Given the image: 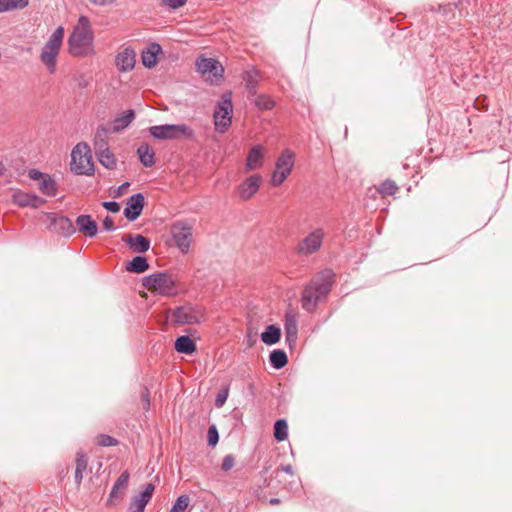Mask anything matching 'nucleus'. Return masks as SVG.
Returning a JSON list of instances; mask_svg holds the SVG:
<instances>
[{
  "label": "nucleus",
  "mask_w": 512,
  "mask_h": 512,
  "mask_svg": "<svg viewBox=\"0 0 512 512\" xmlns=\"http://www.w3.org/2000/svg\"><path fill=\"white\" fill-rule=\"evenodd\" d=\"M334 282L331 270H324L316 274L305 285L301 294V306L308 313L316 311L319 304L326 301Z\"/></svg>",
  "instance_id": "f257e3e1"
},
{
  "label": "nucleus",
  "mask_w": 512,
  "mask_h": 512,
  "mask_svg": "<svg viewBox=\"0 0 512 512\" xmlns=\"http://www.w3.org/2000/svg\"><path fill=\"white\" fill-rule=\"evenodd\" d=\"M68 51L74 57H87L95 54L94 33L87 16H80L68 37Z\"/></svg>",
  "instance_id": "f03ea898"
},
{
  "label": "nucleus",
  "mask_w": 512,
  "mask_h": 512,
  "mask_svg": "<svg viewBox=\"0 0 512 512\" xmlns=\"http://www.w3.org/2000/svg\"><path fill=\"white\" fill-rule=\"evenodd\" d=\"M64 33L62 26L57 27L42 47L39 58L50 74L56 72L57 58L63 44Z\"/></svg>",
  "instance_id": "7ed1b4c3"
},
{
  "label": "nucleus",
  "mask_w": 512,
  "mask_h": 512,
  "mask_svg": "<svg viewBox=\"0 0 512 512\" xmlns=\"http://www.w3.org/2000/svg\"><path fill=\"white\" fill-rule=\"evenodd\" d=\"M169 317L171 323L177 326L199 324L206 319V309L201 305L187 303L171 310Z\"/></svg>",
  "instance_id": "20e7f679"
},
{
  "label": "nucleus",
  "mask_w": 512,
  "mask_h": 512,
  "mask_svg": "<svg viewBox=\"0 0 512 512\" xmlns=\"http://www.w3.org/2000/svg\"><path fill=\"white\" fill-rule=\"evenodd\" d=\"M143 286L151 292L162 296L177 294L176 281L168 273L158 272L143 278Z\"/></svg>",
  "instance_id": "39448f33"
},
{
  "label": "nucleus",
  "mask_w": 512,
  "mask_h": 512,
  "mask_svg": "<svg viewBox=\"0 0 512 512\" xmlns=\"http://www.w3.org/2000/svg\"><path fill=\"white\" fill-rule=\"evenodd\" d=\"M326 236L327 232L324 227L312 228L296 245V253L303 257L318 253L323 246Z\"/></svg>",
  "instance_id": "423d86ee"
},
{
  "label": "nucleus",
  "mask_w": 512,
  "mask_h": 512,
  "mask_svg": "<svg viewBox=\"0 0 512 512\" xmlns=\"http://www.w3.org/2000/svg\"><path fill=\"white\" fill-rule=\"evenodd\" d=\"M71 170L79 175H91L94 163L90 147L86 143H78L71 152Z\"/></svg>",
  "instance_id": "0eeeda50"
},
{
  "label": "nucleus",
  "mask_w": 512,
  "mask_h": 512,
  "mask_svg": "<svg viewBox=\"0 0 512 512\" xmlns=\"http://www.w3.org/2000/svg\"><path fill=\"white\" fill-rule=\"evenodd\" d=\"M232 114V96L230 92H227L222 95L213 113V123L217 132L225 133L230 128L232 124Z\"/></svg>",
  "instance_id": "6e6552de"
},
{
  "label": "nucleus",
  "mask_w": 512,
  "mask_h": 512,
  "mask_svg": "<svg viewBox=\"0 0 512 512\" xmlns=\"http://www.w3.org/2000/svg\"><path fill=\"white\" fill-rule=\"evenodd\" d=\"M295 165V153L290 149L281 152L275 162V169L271 176V185L280 186L291 174Z\"/></svg>",
  "instance_id": "1a4fd4ad"
},
{
  "label": "nucleus",
  "mask_w": 512,
  "mask_h": 512,
  "mask_svg": "<svg viewBox=\"0 0 512 512\" xmlns=\"http://www.w3.org/2000/svg\"><path fill=\"white\" fill-rule=\"evenodd\" d=\"M150 134L156 139H192L194 131L186 124H165L149 128Z\"/></svg>",
  "instance_id": "9d476101"
},
{
  "label": "nucleus",
  "mask_w": 512,
  "mask_h": 512,
  "mask_svg": "<svg viewBox=\"0 0 512 512\" xmlns=\"http://www.w3.org/2000/svg\"><path fill=\"white\" fill-rule=\"evenodd\" d=\"M196 70L207 81L218 83L223 78L224 68L214 58L199 57L195 62Z\"/></svg>",
  "instance_id": "9b49d317"
},
{
  "label": "nucleus",
  "mask_w": 512,
  "mask_h": 512,
  "mask_svg": "<svg viewBox=\"0 0 512 512\" xmlns=\"http://www.w3.org/2000/svg\"><path fill=\"white\" fill-rule=\"evenodd\" d=\"M171 234L180 251L187 253L192 242V226L185 222H176L171 227Z\"/></svg>",
  "instance_id": "f8f14e48"
},
{
  "label": "nucleus",
  "mask_w": 512,
  "mask_h": 512,
  "mask_svg": "<svg viewBox=\"0 0 512 512\" xmlns=\"http://www.w3.org/2000/svg\"><path fill=\"white\" fill-rule=\"evenodd\" d=\"M129 480L130 473L127 470L119 475L106 500L107 507H115L123 500L129 485Z\"/></svg>",
  "instance_id": "ddd939ff"
},
{
  "label": "nucleus",
  "mask_w": 512,
  "mask_h": 512,
  "mask_svg": "<svg viewBox=\"0 0 512 512\" xmlns=\"http://www.w3.org/2000/svg\"><path fill=\"white\" fill-rule=\"evenodd\" d=\"M155 491V485L146 483L143 485L142 490L131 498L129 504V512H144L146 505L151 500Z\"/></svg>",
  "instance_id": "4468645a"
},
{
  "label": "nucleus",
  "mask_w": 512,
  "mask_h": 512,
  "mask_svg": "<svg viewBox=\"0 0 512 512\" xmlns=\"http://www.w3.org/2000/svg\"><path fill=\"white\" fill-rule=\"evenodd\" d=\"M145 197L142 193H136L127 199L124 216L129 221H135L142 213Z\"/></svg>",
  "instance_id": "2eb2a0df"
},
{
  "label": "nucleus",
  "mask_w": 512,
  "mask_h": 512,
  "mask_svg": "<svg viewBox=\"0 0 512 512\" xmlns=\"http://www.w3.org/2000/svg\"><path fill=\"white\" fill-rule=\"evenodd\" d=\"M136 64V52L131 47H126L118 52L115 57V65L120 72L132 71Z\"/></svg>",
  "instance_id": "dca6fc26"
},
{
  "label": "nucleus",
  "mask_w": 512,
  "mask_h": 512,
  "mask_svg": "<svg viewBox=\"0 0 512 512\" xmlns=\"http://www.w3.org/2000/svg\"><path fill=\"white\" fill-rule=\"evenodd\" d=\"M262 177L258 174L248 177L238 188L239 197L248 200L254 196L260 188Z\"/></svg>",
  "instance_id": "f3484780"
},
{
  "label": "nucleus",
  "mask_w": 512,
  "mask_h": 512,
  "mask_svg": "<svg viewBox=\"0 0 512 512\" xmlns=\"http://www.w3.org/2000/svg\"><path fill=\"white\" fill-rule=\"evenodd\" d=\"M265 148L262 145H254L248 152L245 168L247 171H253L263 166Z\"/></svg>",
  "instance_id": "a211bd4d"
},
{
  "label": "nucleus",
  "mask_w": 512,
  "mask_h": 512,
  "mask_svg": "<svg viewBox=\"0 0 512 512\" xmlns=\"http://www.w3.org/2000/svg\"><path fill=\"white\" fill-rule=\"evenodd\" d=\"M122 241L125 242L130 249L136 253H145L150 248V241L146 237L140 234H127L122 237Z\"/></svg>",
  "instance_id": "6ab92c4d"
},
{
  "label": "nucleus",
  "mask_w": 512,
  "mask_h": 512,
  "mask_svg": "<svg viewBox=\"0 0 512 512\" xmlns=\"http://www.w3.org/2000/svg\"><path fill=\"white\" fill-rule=\"evenodd\" d=\"M285 339L289 346L295 345L298 336V322L297 317L292 312H287L285 315Z\"/></svg>",
  "instance_id": "aec40b11"
},
{
  "label": "nucleus",
  "mask_w": 512,
  "mask_h": 512,
  "mask_svg": "<svg viewBox=\"0 0 512 512\" xmlns=\"http://www.w3.org/2000/svg\"><path fill=\"white\" fill-rule=\"evenodd\" d=\"M77 230L83 233L87 237H94L97 235L98 226L97 223L91 218L90 215H80L75 221Z\"/></svg>",
  "instance_id": "412c9836"
},
{
  "label": "nucleus",
  "mask_w": 512,
  "mask_h": 512,
  "mask_svg": "<svg viewBox=\"0 0 512 512\" xmlns=\"http://www.w3.org/2000/svg\"><path fill=\"white\" fill-rule=\"evenodd\" d=\"M13 201L15 204H17L20 207H32V208H38L40 207L45 200L40 198L37 195L24 193V192H17L13 195Z\"/></svg>",
  "instance_id": "4be33fe9"
},
{
  "label": "nucleus",
  "mask_w": 512,
  "mask_h": 512,
  "mask_svg": "<svg viewBox=\"0 0 512 512\" xmlns=\"http://www.w3.org/2000/svg\"><path fill=\"white\" fill-rule=\"evenodd\" d=\"M161 52V46L158 43H151L142 51L141 60L146 68H153L157 64V56Z\"/></svg>",
  "instance_id": "5701e85b"
},
{
  "label": "nucleus",
  "mask_w": 512,
  "mask_h": 512,
  "mask_svg": "<svg viewBox=\"0 0 512 512\" xmlns=\"http://www.w3.org/2000/svg\"><path fill=\"white\" fill-rule=\"evenodd\" d=\"M88 467V458L85 453L78 452L76 455V467L74 473V481L77 486H80L82 479L84 477V473L86 472Z\"/></svg>",
  "instance_id": "b1692460"
},
{
  "label": "nucleus",
  "mask_w": 512,
  "mask_h": 512,
  "mask_svg": "<svg viewBox=\"0 0 512 512\" xmlns=\"http://www.w3.org/2000/svg\"><path fill=\"white\" fill-rule=\"evenodd\" d=\"M178 353L190 355L196 351V344L189 336H180L174 344Z\"/></svg>",
  "instance_id": "393cba45"
},
{
  "label": "nucleus",
  "mask_w": 512,
  "mask_h": 512,
  "mask_svg": "<svg viewBox=\"0 0 512 512\" xmlns=\"http://www.w3.org/2000/svg\"><path fill=\"white\" fill-rule=\"evenodd\" d=\"M137 154L145 167H152L155 164V152L148 144H141L137 149Z\"/></svg>",
  "instance_id": "a878e982"
},
{
  "label": "nucleus",
  "mask_w": 512,
  "mask_h": 512,
  "mask_svg": "<svg viewBox=\"0 0 512 512\" xmlns=\"http://www.w3.org/2000/svg\"><path fill=\"white\" fill-rule=\"evenodd\" d=\"M135 113L134 110L128 109L121 116L116 117L113 121L114 125L112 128L113 132H119L126 127L134 120Z\"/></svg>",
  "instance_id": "bb28decb"
},
{
  "label": "nucleus",
  "mask_w": 512,
  "mask_h": 512,
  "mask_svg": "<svg viewBox=\"0 0 512 512\" xmlns=\"http://www.w3.org/2000/svg\"><path fill=\"white\" fill-rule=\"evenodd\" d=\"M281 337V330L276 325H268L261 334V340L266 345L276 344Z\"/></svg>",
  "instance_id": "cd10ccee"
},
{
  "label": "nucleus",
  "mask_w": 512,
  "mask_h": 512,
  "mask_svg": "<svg viewBox=\"0 0 512 512\" xmlns=\"http://www.w3.org/2000/svg\"><path fill=\"white\" fill-rule=\"evenodd\" d=\"M149 268L147 259L143 256H136L126 264V270L132 273H143Z\"/></svg>",
  "instance_id": "c85d7f7f"
},
{
  "label": "nucleus",
  "mask_w": 512,
  "mask_h": 512,
  "mask_svg": "<svg viewBox=\"0 0 512 512\" xmlns=\"http://www.w3.org/2000/svg\"><path fill=\"white\" fill-rule=\"evenodd\" d=\"M243 80L250 95H256L259 73L255 69L248 70L244 73Z\"/></svg>",
  "instance_id": "c756f323"
},
{
  "label": "nucleus",
  "mask_w": 512,
  "mask_h": 512,
  "mask_svg": "<svg viewBox=\"0 0 512 512\" xmlns=\"http://www.w3.org/2000/svg\"><path fill=\"white\" fill-rule=\"evenodd\" d=\"M109 130L104 126H99L94 136V149L95 152L99 150L108 149L107 137Z\"/></svg>",
  "instance_id": "7c9ffc66"
},
{
  "label": "nucleus",
  "mask_w": 512,
  "mask_h": 512,
  "mask_svg": "<svg viewBox=\"0 0 512 512\" xmlns=\"http://www.w3.org/2000/svg\"><path fill=\"white\" fill-rule=\"evenodd\" d=\"M53 224L64 234L70 236L75 233L76 227L70 218L66 216H58L53 220Z\"/></svg>",
  "instance_id": "2f4dec72"
},
{
  "label": "nucleus",
  "mask_w": 512,
  "mask_h": 512,
  "mask_svg": "<svg viewBox=\"0 0 512 512\" xmlns=\"http://www.w3.org/2000/svg\"><path fill=\"white\" fill-rule=\"evenodd\" d=\"M39 190L44 195L53 197L57 194V183L50 175L46 174L39 183Z\"/></svg>",
  "instance_id": "473e14b6"
},
{
  "label": "nucleus",
  "mask_w": 512,
  "mask_h": 512,
  "mask_svg": "<svg viewBox=\"0 0 512 512\" xmlns=\"http://www.w3.org/2000/svg\"><path fill=\"white\" fill-rule=\"evenodd\" d=\"M29 5V0H0V13L24 9Z\"/></svg>",
  "instance_id": "72a5a7b5"
},
{
  "label": "nucleus",
  "mask_w": 512,
  "mask_h": 512,
  "mask_svg": "<svg viewBox=\"0 0 512 512\" xmlns=\"http://www.w3.org/2000/svg\"><path fill=\"white\" fill-rule=\"evenodd\" d=\"M96 155L101 165L107 169H114L116 167V159L113 153L108 149L96 151Z\"/></svg>",
  "instance_id": "f704fd0d"
},
{
  "label": "nucleus",
  "mask_w": 512,
  "mask_h": 512,
  "mask_svg": "<svg viewBox=\"0 0 512 512\" xmlns=\"http://www.w3.org/2000/svg\"><path fill=\"white\" fill-rule=\"evenodd\" d=\"M274 437L278 442H282L288 437V424L285 419H279L274 424Z\"/></svg>",
  "instance_id": "c9c22d12"
},
{
  "label": "nucleus",
  "mask_w": 512,
  "mask_h": 512,
  "mask_svg": "<svg viewBox=\"0 0 512 512\" xmlns=\"http://www.w3.org/2000/svg\"><path fill=\"white\" fill-rule=\"evenodd\" d=\"M287 362V355L283 350H274L270 353V363L274 368L281 369Z\"/></svg>",
  "instance_id": "e433bc0d"
},
{
  "label": "nucleus",
  "mask_w": 512,
  "mask_h": 512,
  "mask_svg": "<svg viewBox=\"0 0 512 512\" xmlns=\"http://www.w3.org/2000/svg\"><path fill=\"white\" fill-rule=\"evenodd\" d=\"M254 105L262 111L271 110L275 106V101L266 94L257 95L254 99Z\"/></svg>",
  "instance_id": "4c0bfd02"
},
{
  "label": "nucleus",
  "mask_w": 512,
  "mask_h": 512,
  "mask_svg": "<svg viewBox=\"0 0 512 512\" xmlns=\"http://www.w3.org/2000/svg\"><path fill=\"white\" fill-rule=\"evenodd\" d=\"M377 190L381 195L392 196L398 191V186L394 181L386 180L379 185Z\"/></svg>",
  "instance_id": "58836bf2"
},
{
  "label": "nucleus",
  "mask_w": 512,
  "mask_h": 512,
  "mask_svg": "<svg viewBox=\"0 0 512 512\" xmlns=\"http://www.w3.org/2000/svg\"><path fill=\"white\" fill-rule=\"evenodd\" d=\"M188 505L189 497L187 495H181L173 504L170 512H184Z\"/></svg>",
  "instance_id": "ea45409f"
},
{
  "label": "nucleus",
  "mask_w": 512,
  "mask_h": 512,
  "mask_svg": "<svg viewBox=\"0 0 512 512\" xmlns=\"http://www.w3.org/2000/svg\"><path fill=\"white\" fill-rule=\"evenodd\" d=\"M98 444L103 447L114 446L117 444V440L109 435H100L98 438Z\"/></svg>",
  "instance_id": "a19ab883"
},
{
  "label": "nucleus",
  "mask_w": 512,
  "mask_h": 512,
  "mask_svg": "<svg viewBox=\"0 0 512 512\" xmlns=\"http://www.w3.org/2000/svg\"><path fill=\"white\" fill-rule=\"evenodd\" d=\"M219 440V435L216 427L213 425L208 430V444L215 446Z\"/></svg>",
  "instance_id": "79ce46f5"
},
{
  "label": "nucleus",
  "mask_w": 512,
  "mask_h": 512,
  "mask_svg": "<svg viewBox=\"0 0 512 512\" xmlns=\"http://www.w3.org/2000/svg\"><path fill=\"white\" fill-rule=\"evenodd\" d=\"M235 465V459L232 455H226L223 458L221 468L223 471H229L232 469Z\"/></svg>",
  "instance_id": "37998d69"
},
{
  "label": "nucleus",
  "mask_w": 512,
  "mask_h": 512,
  "mask_svg": "<svg viewBox=\"0 0 512 512\" xmlns=\"http://www.w3.org/2000/svg\"><path fill=\"white\" fill-rule=\"evenodd\" d=\"M163 4L170 9H177L186 4L187 0H162Z\"/></svg>",
  "instance_id": "c03bdc74"
},
{
  "label": "nucleus",
  "mask_w": 512,
  "mask_h": 512,
  "mask_svg": "<svg viewBox=\"0 0 512 512\" xmlns=\"http://www.w3.org/2000/svg\"><path fill=\"white\" fill-rule=\"evenodd\" d=\"M102 206L107 209L109 212L117 213L120 210L119 203L115 201H105L102 203Z\"/></svg>",
  "instance_id": "a18cd8bd"
},
{
  "label": "nucleus",
  "mask_w": 512,
  "mask_h": 512,
  "mask_svg": "<svg viewBox=\"0 0 512 512\" xmlns=\"http://www.w3.org/2000/svg\"><path fill=\"white\" fill-rule=\"evenodd\" d=\"M46 174L40 172L39 170L37 169H30L28 171V176L30 179L32 180H35V181H40L45 177Z\"/></svg>",
  "instance_id": "49530a36"
},
{
  "label": "nucleus",
  "mask_w": 512,
  "mask_h": 512,
  "mask_svg": "<svg viewBox=\"0 0 512 512\" xmlns=\"http://www.w3.org/2000/svg\"><path fill=\"white\" fill-rule=\"evenodd\" d=\"M103 229L105 231H115L116 230L114 221L110 216H106L105 219L103 220Z\"/></svg>",
  "instance_id": "de8ad7c7"
},
{
  "label": "nucleus",
  "mask_w": 512,
  "mask_h": 512,
  "mask_svg": "<svg viewBox=\"0 0 512 512\" xmlns=\"http://www.w3.org/2000/svg\"><path fill=\"white\" fill-rule=\"evenodd\" d=\"M227 396H228V392L227 391H223V392L218 393L217 397L215 399V406L216 407H222L224 405V403L226 402Z\"/></svg>",
  "instance_id": "09e8293b"
},
{
  "label": "nucleus",
  "mask_w": 512,
  "mask_h": 512,
  "mask_svg": "<svg viewBox=\"0 0 512 512\" xmlns=\"http://www.w3.org/2000/svg\"><path fill=\"white\" fill-rule=\"evenodd\" d=\"M91 3L99 6L110 5L115 2V0H89Z\"/></svg>",
  "instance_id": "8fccbe9b"
},
{
  "label": "nucleus",
  "mask_w": 512,
  "mask_h": 512,
  "mask_svg": "<svg viewBox=\"0 0 512 512\" xmlns=\"http://www.w3.org/2000/svg\"><path fill=\"white\" fill-rule=\"evenodd\" d=\"M285 472L287 474H290L292 475L293 474V469H292V466L291 465H286V466H282L280 469H277L276 470V476L279 475V472Z\"/></svg>",
  "instance_id": "3c124183"
},
{
  "label": "nucleus",
  "mask_w": 512,
  "mask_h": 512,
  "mask_svg": "<svg viewBox=\"0 0 512 512\" xmlns=\"http://www.w3.org/2000/svg\"><path fill=\"white\" fill-rule=\"evenodd\" d=\"M143 400L145 402V408L148 409L150 406V400H149V391L145 389V392L143 394Z\"/></svg>",
  "instance_id": "603ef678"
},
{
  "label": "nucleus",
  "mask_w": 512,
  "mask_h": 512,
  "mask_svg": "<svg viewBox=\"0 0 512 512\" xmlns=\"http://www.w3.org/2000/svg\"><path fill=\"white\" fill-rule=\"evenodd\" d=\"M130 184L128 182L123 183L121 186H119L117 195H120L124 189H126Z\"/></svg>",
  "instance_id": "864d4df0"
},
{
  "label": "nucleus",
  "mask_w": 512,
  "mask_h": 512,
  "mask_svg": "<svg viewBox=\"0 0 512 512\" xmlns=\"http://www.w3.org/2000/svg\"><path fill=\"white\" fill-rule=\"evenodd\" d=\"M269 503H270L271 505H277V504H279V503H280V499H278V498H271V499L269 500Z\"/></svg>",
  "instance_id": "5fc2aeb1"
},
{
  "label": "nucleus",
  "mask_w": 512,
  "mask_h": 512,
  "mask_svg": "<svg viewBox=\"0 0 512 512\" xmlns=\"http://www.w3.org/2000/svg\"><path fill=\"white\" fill-rule=\"evenodd\" d=\"M4 170H5L4 165L0 162V176L3 175Z\"/></svg>",
  "instance_id": "6e6d98bb"
}]
</instances>
